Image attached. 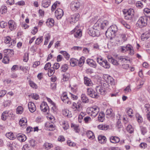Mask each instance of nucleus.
Segmentation results:
<instances>
[{
	"label": "nucleus",
	"instance_id": "obj_3",
	"mask_svg": "<svg viewBox=\"0 0 150 150\" xmlns=\"http://www.w3.org/2000/svg\"><path fill=\"white\" fill-rule=\"evenodd\" d=\"M81 103V102L80 101H79L76 103H73L71 108L75 113L78 112L81 110L82 107Z\"/></svg>",
	"mask_w": 150,
	"mask_h": 150
},
{
	"label": "nucleus",
	"instance_id": "obj_4",
	"mask_svg": "<svg viewBox=\"0 0 150 150\" xmlns=\"http://www.w3.org/2000/svg\"><path fill=\"white\" fill-rule=\"evenodd\" d=\"M71 32V33H74V37L77 38H80L82 35V31L78 26H76Z\"/></svg>",
	"mask_w": 150,
	"mask_h": 150
},
{
	"label": "nucleus",
	"instance_id": "obj_1",
	"mask_svg": "<svg viewBox=\"0 0 150 150\" xmlns=\"http://www.w3.org/2000/svg\"><path fill=\"white\" fill-rule=\"evenodd\" d=\"M109 85L106 82L103 83L100 86H97L96 87V90L98 94L103 95H105L106 93V90L109 88Z\"/></svg>",
	"mask_w": 150,
	"mask_h": 150
},
{
	"label": "nucleus",
	"instance_id": "obj_64",
	"mask_svg": "<svg viewBox=\"0 0 150 150\" xmlns=\"http://www.w3.org/2000/svg\"><path fill=\"white\" fill-rule=\"evenodd\" d=\"M11 40V38L9 36H7L4 39V42L6 44H9L10 45Z\"/></svg>",
	"mask_w": 150,
	"mask_h": 150
},
{
	"label": "nucleus",
	"instance_id": "obj_38",
	"mask_svg": "<svg viewBox=\"0 0 150 150\" xmlns=\"http://www.w3.org/2000/svg\"><path fill=\"white\" fill-rule=\"evenodd\" d=\"M108 29H110L115 33L117 31V27L115 25H113L111 26Z\"/></svg>",
	"mask_w": 150,
	"mask_h": 150
},
{
	"label": "nucleus",
	"instance_id": "obj_63",
	"mask_svg": "<svg viewBox=\"0 0 150 150\" xmlns=\"http://www.w3.org/2000/svg\"><path fill=\"white\" fill-rule=\"evenodd\" d=\"M116 127L118 129L122 128V127L121 121L119 119L117 122Z\"/></svg>",
	"mask_w": 150,
	"mask_h": 150
},
{
	"label": "nucleus",
	"instance_id": "obj_43",
	"mask_svg": "<svg viewBox=\"0 0 150 150\" xmlns=\"http://www.w3.org/2000/svg\"><path fill=\"white\" fill-rule=\"evenodd\" d=\"M68 68V66L67 64H64L63 65L61 68V71L62 72H65Z\"/></svg>",
	"mask_w": 150,
	"mask_h": 150
},
{
	"label": "nucleus",
	"instance_id": "obj_36",
	"mask_svg": "<svg viewBox=\"0 0 150 150\" xmlns=\"http://www.w3.org/2000/svg\"><path fill=\"white\" fill-rule=\"evenodd\" d=\"M6 136L7 137L11 140H13L15 138L13 133L11 132H8L6 134Z\"/></svg>",
	"mask_w": 150,
	"mask_h": 150
},
{
	"label": "nucleus",
	"instance_id": "obj_10",
	"mask_svg": "<svg viewBox=\"0 0 150 150\" xmlns=\"http://www.w3.org/2000/svg\"><path fill=\"white\" fill-rule=\"evenodd\" d=\"M104 78L106 82L108 84H110L112 85H114L115 84L114 79L110 76L106 74L104 76Z\"/></svg>",
	"mask_w": 150,
	"mask_h": 150
},
{
	"label": "nucleus",
	"instance_id": "obj_48",
	"mask_svg": "<svg viewBox=\"0 0 150 150\" xmlns=\"http://www.w3.org/2000/svg\"><path fill=\"white\" fill-rule=\"evenodd\" d=\"M126 129L127 132L130 133H132L134 132V129L132 126L131 125H129L126 128Z\"/></svg>",
	"mask_w": 150,
	"mask_h": 150
},
{
	"label": "nucleus",
	"instance_id": "obj_31",
	"mask_svg": "<svg viewBox=\"0 0 150 150\" xmlns=\"http://www.w3.org/2000/svg\"><path fill=\"white\" fill-rule=\"evenodd\" d=\"M108 61L111 62L112 64L114 65H118L120 64L119 62L117 61L116 60L114 59L112 57L110 58H108Z\"/></svg>",
	"mask_w": 150,
	"mask_h": 150
},
{
	"label": "nucleus",
	"instance_id": "obj_8",
	"mask_svg": "<svg viewBox=\"0 0 150 150\" xmlns=\"http://www.w3.org/2000/svg\"><path fill=\"white\" fill-rule=\"evenodd\" d=\"M88 33L89 34L93 37L98 36L100 35V32L98 30L95 29L91 27L88 29Z\"/></svg>",
	"mask_w": 150,
	"mask_h": 150
},
{
	"label": "nucleus",
	"instance_id": "obj_26",
	"mask_svg": "<svg viewBox=\"0 0 150 150\" xmlns=\"http://www.w3.org/2000/svg\"><path fill=\"white\" fill-rule=\"evenodd\" d=\"M19 124L23 128H25L27 125V121L25 118H22L19 121Z\"/></svg>",
	"mask_w": 150,
	"mask_h": 150
},
{
	"label": "nucleus",
	"instance_id": "obj_22",
	"mask_svg": "<svg viewBox=\"0 0 150 150\" xmlns=\"http://www.w3.org/2000/svg\"><path fill=\"white\" fill-rule=\"evenodd\" d=\"M50 4V0H42V6L44 8L48 7Z\"/></svg>",
	"mask_w": 150,
	"mask_h": 150
},
{
	"label": "nucleus",
	"instance_id": "obj_56",
	"mask_svg": "<svg viewBox=\"0 0 150 150\" xmlns=\"http://www.w3.org/2000/svg\"><path fill=\"white\" fill-rule=\"evenodd\" d=\"M136 117L137 121L139 123H141L142 121V118L139 115L137 114L136 115Z\"/></svg>",
	"mask_w": 150,
	"mask_h": 150
},
{
	"label": "nucleus",
	"instance_id": "obj_16",
	"mask_svg": "<svg viewBox=\"0 0 150 150\" xmlns=\"http://www.w3.org/2000/svg\"><path fill=\"white\" fill-rule=\"evenodd\" d=\"M41 110L43 112H47L49 110V108L46 103L43 102L42 103L40 106Z\"/></svg>",
	"mask_w": 150,
	"mask_h": 150
},
{
	"label": "nucleus",
	"instance_id": "obj_46",
	"mask_svg": "<svg viewBox=\"0 0 150 150\" xmlns=\"http://www.w3.org/2000/svg\"><path fill=\"white\" fill-rule=\"evenodd\" d=\"M11 147L13 149H18L19 148V146L17 143L15 142H13L11 144Z\"/></svg>",
	"mask_w": 150,
	"mask_h": 150
},
{
	"label": "nucleus",
	"instance_id": "obj_52",
	"mask_svg": "<svg viewBox=\"0 0 150 150\" xmlns=\"http://www.w3.org/2000/svg\"><path fill=\"white\" fill-rule=\"evenodd\" d=\"M85 115V114L82 112L80 113L78 117V120L79 122L81 123V122L82 120L83 119Z\"/></svg>",
	"mask_w": 150,
	"mask_h": 150
},
{
	"label": "nucleus",
	"instance_id": "obj_50",
	"mask_svg": "<svg viewBox=\"0 0 150 150\" xmlns=\"http://www.w3.org/2000/svg\"><path fill=\"white\" fill-rule=\"evenodd\" d=\"M140 129L142 134L144 135L147 132V130L146 127L141 126L140 127Z\"/></svg>",
	"mask_w": 150,
	"mask_h": 150
},
{
	"label": "nucleus",
	"instance_id": "obj_15",
	"mask_svg": "<svg viewBox=\"0 0 150 150\" xmlns=\"http://www.w3.org/2000/svg\"><path fill=\"white\" fill-rule=\"evenodd\" d=\"M61 98L62 100L64 103H67V104L71 103V102L69 101V98L66 93H64L62 94Z\"/></svg>",
	"mask_w": 150,
	"mask_h": 150
},
{
	"label": "nucleus",
	"instance_id": "obj_49",
	"mask_svg": "<svg viewBox=\"0 0 150 150\" xmlns=\"http://www.w3.org/2000/svg\"><path fill=\"white\" fill-rule=\"evenodd\" d=\"M23 111V109L22 107L21 106H18L16 110V112L17 114H21Z\"/></svg>",
	"mask_w": 150,
	"mask_h": 150
},
{
	"label": "nucleus",
	"instance_id": "obj_30",
	"mask_svg": "<svg viewBox=\"0 0 150 150\" xmlns=\"http://www.w3.org/2000/svg\"><path fill=\"white\" fill-rule=\"evenodd\" d=\"M150 36V35L149 33H145L142 34L141 37L142 40L145 41L148 39Z\"/></svg>",
	"mask_w": 150,
	"mask_h": 150
},
{
	"label": "nucleus",
	"instance_id": "obj_13",
	"mask_svg": "<svg viewBox=\"0 0 150 150\" xmlns=\"http://www.w3.org/2000/svg\"><path fill=\"white\" fill-rule=\"evenodd\" d=\"M8 24L9 28L11 31L15 30L16 28V24L13 20H9L8 22Z\"/></svg>",
	"mask_w": 150,
	"mask_h": 150
},
{
	"label": "nucleus",
	"instance_id": "obj_6",
	"mask_svg": "<svg viewBox=\"0 0 150 150\" xmlns=\"http://www.w3.org/2000/svg\"><path fill=\"white\" fill-rule=\"evenodd\" d=\"M134 14V10L132 9H129L126 13H124L125 19L127 20H131L133 17Z\"/></svg>",
	"mask_w": 150,
	"mask_h": 150
},
{
	"label": "nucleus",
	"instance_id": "obj_60",
	"mask_svg": "<svg viewBox=\"0 0 150 150\" xmlns=\"http://www.w3.org/2000/svg\"><path fill=\"white\" fill-rule=\"evenodd\" d=\"M42 37H41L37 38L35 41V43L36 44L39 45L42 41Z\"/></svg>",
	"mask_w": 150,
	"mask_h": 150
},
{
	"label": "nucleus",
	"instance_id": "obj_33",
	"mask_svg": "<svg viewBox=\"0 0 150 150\" xmlns=\"http://www.w3.org/2000/svg\"><path fill=\"white\" fill-rule=\"evenodd\" d=\"M86 134L88 137L90 139H93L95 138L94 134L91 131H88L87 132Z\"/></svg>",
	"mask_w": 150,
	"mask_h": 150
},
{
	"label": "nucleus",
	"instance_id": "obj_24",
	"mask_svg": "<svg viewBox=\"0 0 150 150\" xmlns=\"http://www.w3.org/2000/svg\"><path fill=\"white\" fill-rule=\"evenodd\" d=\"M18 139L21 142H24L26 139V136L24 134H18L17 136Z\"/></svg>",
	"mask_w": 150,
	"mask_h": 150
},
{
	"label": "nucleus",
	"instance_id": "obj_20",
	"mask_svg": "<svg viewBox=\"0 0 150 150\" xmlns=\"http://www.w3.org/2000/svg\"><path fill=\"white\" fill-rule=\"evenodd\" d=\"M117 59L120 61L121 64L123 63H126L129 60L127 57L124 56H120L117 57Z\"/></svg>",
	"mask_w": 150,
	"mask_h": 150
},
{
	"label": "nucleus",
	"instance_id": "obj_54",
	"mask_svg": "<svg viewBox=\"0 0 150 150\" xmlns=\"http://www.w3.org/2000/svg\"><path fill=\"white\" fill-rule=\"evenodd\" d=\"M4 52L5 53H10L11 55H13L14 54V51L13 50L7 49L4 50Z\"/></svg>",
	"mask_w": 150,
	"mask_h": 150
},
{
	"label": "nucleus",
	"instance_id": "obj_34",
	"mask_svg": "<svg viewBox=\"0 0 150 150\" xmlns=\"http://www.w3.org/2000/svg\"><path fill=\"white\" fill-rule=\"evenodd\" d=\"M101 66L106 69H109L110 67V64L106 60H103Z\"/></svg>",
	"mask_w": 150,
	"mask_h": 150
},
{
	"label": "nucleus",
	"instance_id": "obj_9",
	"mask_svg": "<svg viewBox=\"0 0 150 150\" xmlns=\"http://www.w3.org/2000/svg\"><path fill=\"white\" fill-rule=\"evenodd\" d=\"M89 109L91 112V115L93 117H95L99 111V108L96 106L89 108Z\"/></svg>",
	"mask_w": 150,
	"mask_h": 150
},
{
	"label": "nucleus",
	"instance_id": "obj_37",
	"mask_svg": "<svg viewBox=\"0 0 150 150\" xmlns=\"http://www.w3.org/2000/svg\"><path fill=\"white\" fill-rule=\"evenodd\" d=\"M81 98L83 103H87L88 102V99L85 94H82L81 95Z\"/></svg>",
	"mask_w": 150,
	"mask_h": 150
},
{
	"label": "nucleus",
	"instance_id": "obj_19",
	"mask_svg": "<svg viewBox=\"0 0 150 150\" xmlns=\"http://www.w3.org/2000/svg\"><path fill=\"white\" fill-rule=\"evenodd\" d=\"M86 63L90 66L94 68H96L97 65L96 62L93 59H88L86 60Z\"/></svg>",
	"mask_w": 150,
	"mask_h": 150
},
{
	"label": "nucleus",
	"instance_id": "obj_12",
	"mask_svg": "<svg viewBox=\"0 0 150 150\" xmlns=\"http://www.w3.org/2000/svg\"><path fill=\"white\" fill-rule=\"evenodd\" d=\"M63 15V11L61 8H57L55 12V16L57 19L61 18Z\"/></svg>",
	"mask_w": 150,
	"mask_h": 150
},
{
	"label": "nucleus",
	"instance_id": "obj_40",
	"mask_svg": "<svg viewBox=\"0 0 150 150\" xmlns=\"http://www.w3.org/2000/svg\"><path fill=\"white\" fill-rule=\"evenodd\" d=\"M71 127L74 129V130L76 132L79 133V132L80 129L79 128V126L78 125L72 124Z\"/></svg>",
	"mask_w": 150,
	"mask_h": 150
},
{
	"label": "nucleus",
	"instance_id": "obj_32",
	"mask_svg": "<svg viewBox=\"0 0 150 150\" xmlns=\"http://www.w3.org/2000/svg\"><path fill=\"white\" fill-rule=\"evenodd\" d=\"M54 20L53 19L51 18H49L48 19L46 22L47 25L49 27L53 26L54 25Z\"/></svg>",
	"mask_w": 150,
	"mask_h": 150
},
{
	"label": "nucleus",
	"instance_id": "obj_59",
	"mask_svg": "<svg viewBox=\"0 0 150 150\" xmlns=\"http://www.w3.org/2000/svg\"><path fill=\"white\" fill-rule=\"evenodd\" d=\"M23 150H31V147L28 144H26L23 146Z\"/></svg>",
	"mask_w": 150,
	"mask_h": 150
},
{
	"label": "nucleus",
	"instance_id": "obj_41",
	"mask_svg": "<svg viewBox=\"0 0 150 150\" xmlns=\"http://www.w3.org/2000/svg\"><path fill=\"white\" fill-rule=\"evenodd\" d=\"M98 128L100 129L103 130H107L109 128V126L106 125H99Z\"/></svg>",
	"mask_w": 150,
	"mask_h": 150
},
{
	"label": "nucleus",
	"instance_id": "obj_25",
	"mask_svg": "<svg viewBox=\"0 0 150 150\" xmlns=\"http://www.w3.org/2000/svg\"><path fill=\"white\" fill-rule=\"evenodd\" d=\"M84 84L88 86H91L92 85V83L91 80L87 77H84Z\"/></svg>",
	"mask_w": 150,
	"mask_h": 150
},
{
	"label": "nucleus",
	"instance_id": "obj_18",
	"mask_svg": "<svg viewBox=\"0 0 150 150\" xmlns=\"http://www.w3.org/2000/svg\"><path fill=\"white\" fill-rule=\"evenodd\" d=\"M80 3L79 2L74 3L71 5V9L73 11H76L79 8Z\"/></svg>",
	"mask_w": 150,
	"mask_h": 150
},
{
	"label": "nucleus",
	"instance_id": "obj_39",
	"mask_svg": "<svg viewBox=\"0 0 150 150\" xmlns=\"http://www.w3.org/2000/svg\"><path fill=\"white\" fill-rule=\"evenodd\" d=\"M60 4V2L59 1H57L55 2L52 5L51 7V11H53L57 7L59 6Z\"/></svg>",
	"mask_w": 150,
	"mask_h": 150
},
{
	"label": "nucleus",
	"instance_id": "obj_5",
	"mask_svg": "<svg viewBox=\"0 0 150 150\" xmlns=\"http://www.w3.org/2000/svg\"><path fill=\"white\" fill-rule=\"evenodd\" d=\"M87 93L88 95L90 97L94 98H97L98 97V93L97 92H95L91 88L87 89Z\"/></svg>",
	"mask_w": 150,
	"mask_h": 150
},
{
	"label": "nucleus",
	"instance_id": "obj_55",
	"mask_svg": "<svg viewBox=\"0 0 150 150\" xmlns=\"http://www.w3.org/2000/svg\"><path fill=\"white\" fill-rule=\"evenodd\" d=\"M45 147L47 149H49L53 147L52 144L48 143H46L44 144Z\"/></svg>",
	"mask_w": 150,
	"mask_h": 150
},
{
	"label": "nucleus",
	"instance_id": "obj_27",
	"mask_svg": "<svg viewBox=\"0 0 150 150\" xmlns=\"http://www.w3.org/2000/svg\"><path fill=\"white\" fill-rule=\"evenodd\" d=\"M115 33L112 32L110 29H108L105 33V35L107 37L111 38L115 36Z\"/></svg>",
	"mask_w": 150,
	"mask_h": 150
},
{
	"label": "nucleus",
	"instance_id": "obj_17",
	"mask_svg": "<svg viewBox=\"0 0 150 150\" xmlns=\"http://www.w3.org/2000/svg\"><path fill=\"white\" fill-rule=\"evenodd\" d=\"M28 109L31 112H33L35 111L36 108L35 104L33 103L29 102L28 104Z\"/></svg>",
	"mask_w": 150,
	"mask_h": 150
},
{
	"label": "nucleus",
	"instance_id": "obj_11",
	"mask_svg": "<svg viewBox=\"0 0 150 150\" xmlns=\"http://www.w3.org/2000/svg\"><path fill=\"white\" fill-rule=\"evenodd\" d=\"M79 17L80 15L78 13L71 15L69 21L70 23L73 24L74 23H75L76 21H77L79 20Z\"/></svg>",
	"mask_w": 150,
	"mask_h": 150
},
{
	"label": "nucleus",
	"instance_id": "obj_23",
	"mask_svg": "<svg viewBox=\"0 0 150 150\" xmlns=\"http://www.w3.org/2000/svg\"><path fill=\"white\" fill-rule=\"evenodd\" d=\"M98 140L99 142L101 144H104L107 141L106 137L102 135H99L98 136Z\"/></svg>",
	"mask_w": 150,
	"mask_h": 150
},
{
	"label": "nucleus",
	"instance_id": "obj_28",
	"mask_svg": "<svg viewBox=\"0 0 150 150\" xmlns=\"http://www.w3.org/2000/svg\"><path fill=\"white\" fill-rule=\"evenodd\" d=\"M70 65L72 67H74L76 66H77V62H78V60L74 59H71L69 61Z\"/></svg>",
	"mask_w": 150,
	"mask_h": 150
},
{
	"label": "nucleus",
	"instance_id": "obj_61",
	"mask_svg": "<svg viewBox=\"0 0 150 150\" xmlns=\"http://www.w3.org/2000/svg\"><path fill=\"white\" fill-rule=\"evenodd\" d=\"M62 113L65 116H68L69 113V110L67 109H64L62 110Z\"/></svg>",
	"mask_w": 150,
	"mask_h": 150
},
{
	"label": "nucleus",
	"instance_id": "obj_21",
	"mask_svg": "<svg viewBox=\"0 0 150 150\" xmlns=\"http://www.w3.org/2000/svg\"><path fill=\"white\" fill-rule=\"evenodd\" d=\"M109 139L110 142L114 144L118 143L120 140V138L116 136H111L110 138Z\"/></svg>",
	"mask_w": 150,
	"mask_h": 150
},
{
	"label": "nucleus",
	"instance_id": "obj_62",
	"mask_svg": "<svg viewBox=\"0 0 150 150\" xmlns=\"http://www.w3.org/2000/svg\"><path fill=\"white\" fill-rule=\"evenodd\" d=\"M125 93L131 92V90L130 88V85H129L127 86L126 88L124 90Z\"/></svg>",
	"mask_w": 150,
	"mask_h": 150
},
{
	"label": "nucleus",
	"instance_id": "obj_47",
	"mask_svg": "<svg viewBox=\"0 0 150 150\" xmlns=\"http://www.w3.org/2000/svg\"><path fill=\"white\" fill-rule=\"evenodd\" d=\"M60 53L63 54L66 59L68 60L69 58L70 55L66 51H61L60 52Z\"/></svg>",
	"mask_w": 150,
	"mask_h": 150
},
{
	"label": "nucleus",
	"instance_id": "obj_7",
	"mask_svg": "<svg viewBox=\"0 0 150 150\" xmlns=\"http://www.w3.org/2000/svg\"><path fill=\"white\" fill-rule=\"evenodd\" d=\"M13 115L12 112L9 113V111H5L2 113L1 119L5 121L8 118L10 119Z\"/></svg>",
	"mask_w": 150,
	"mask_h": 150
},
{
	"label": "nucleus",
	"instance_id": "obj_57",
	"mask_svg": "<svg viewBox=\"0 0 150 150\" xmlns=\"http://www.w3.org/2000/svg\"><path fill=\"white\" fill-rule=\"evenodd\" d=\"M127 109V113L129 116L131 117L132 116V114L133 113V110L131 108H129Z\"/></svg>",
	"mask_w": 150,
	"mask_h": 150
},
{
	"label": "nucleus",
	"instance_id": "obj_42",
	"mask_svg": "<svg viewBox=\"0 0 150 150\" xmlns=\"http://www.w3.org/2000/svg\"><path fill=\"white\" fill-rule=\"evenodd\" d=\"M98 118L99 121L103 122L104 118V113L103 112H100Z\"/></svg>",
	"mask_w": 150,
	"mask_h": 150
},
{
	"label": "nucleus",
	"instance_id": "obj_51",
	"mask_svg": "<svg viewBox=\"0 0 150 150\" xmlns=\"http://www.w3.org/2000/svg\"><path fill=\"white\" fill-rule=\"evenodd\" d=\"M28 144L31 148L34 147L35 144V141L33 139H31L29 141Z\"/></svg>",
	"mask_w": 150,
	"mask_h": 150
},
{
	"label": "nucleus",
	"instance_id": "obj_35",
	"mask_svg": "<svg viewBox=\"0 0 150 150\" xmlns=\"http://www.w3.org/2000/svg\"><path fill=\"white\" fill-rule=\"evenodd\" d=\"M143 110L144 112H150V105L149 104H146L143 108Z\"/></svg>",
	"mask_w": 150,
	"mask_h": 150
},
{
	"label": "nucleus",
	"instance_id": "obj_44",
	"mask_svg": "<svg viewBox=\"0 0 150 150\" xmlns=\"http://www.w3.org/2000/svg\"><path fill=\"white\" fill-rule=\"evenodd\" d=\"M145 15H146L147 17L150 19V9L148 8H145L144 10Z\"/></svg>",
	"mask_w": 150,
	"mask_h": 150
},
{
	"label": "nucleus",
	"instance_id": "obj_58",
	"mask_svg": "<svg viewBox=\"0 0 150 150\" xmlns=\"http://www.w3.org/2000/svg\"><path fill=\"white\" fill-rule=\"evenodd\" d=\"M136 6L139 8H140L143 7V5L141 1H137L136 4Z\"/></svg>",
	"mask_w": 150,
	"mask_h": 150
},
{
	"label": "nucleus",
	"instance_id": "obj_45",
	"mask_svg": "<svg viewBox=\"0 0 150 150\" xmlns=\"http://www.w3.org/2000/svg\"><path fill=\"white\" fill-rule=\"evenodd\" d=\"M50 38V35L49 34H47V35H45L44 45H47L48 44Z\"/></svg>",
	"mask_w": 150,
	"mask_h": 150
},
{
	"label": "nucleus",
	"instance_id": "obj_2",
	"mask_svg": "<svg viewBox=\"0 0 150 150\" xmlns=\"http://www.w3.org/2000/svg\"><path fill=\"white\" fill-rule=\"evenodd\" d=\"M148 18L146 15L139 18L136 24L137 27L142 28L147 25Z\"/></svg>",
	"mask_w": 150,
	"mask_h": 150
},
{
	"label": "nucleus",
	"instance_id": "obj_29",
	"mask_svg": "<svg viewBox=\"0 0 150 150\" xmlns=\"http://www.w3.org/2000/svg\"><path fill=\"white\" fill-rule=\"evenodd\" d=\"M85 58L84 57H81L79 60H78V62H77L78 66L80 67H82L84 64Z\"/></svg>",
	"mask_w": 150,
	"mask_h": 150
},
{
	"label": "nucleus",
	"instance_id": "obj_53",
	"mask_svg": "<svg viewBox=\"0 0 150 150\" xmlns=\"http://www.w3.org/2000/svg\"><path fill=\"white\" fill-rule=\"evenodd\" d=\"M29 84L30 86L33 88L37 89L38 88L37 85L33 81H30Z\"/></svg>",
	"mask_w": 150,
	"mask_h": 150
},
{
	"label": "nucleus",
	"instance_id": "obj_14",
	"mask_svg": "<svg viewBox=\"0 0 150 150\" xmlns=\"http://www.w3.org/2000/svg\"><path fill=\"white\" fill-rule=\"evenodd\" d=\"M126 52H128V53L131 55H133L134 54V50L133 47L129 44H127L125 46Z\"/></svg>",
	"mask_w": 150,
	"mask_h": 150
}]
</instances>
